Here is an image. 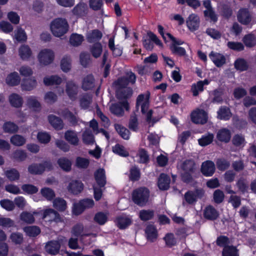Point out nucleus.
I'll return each instance as SVG.
<instances>
[{"mask_svg":"<svg viewBox=\"0 0 256 256\" xmlns=\"http://www.w3.org/2000/svg\"><path fill=\"white\" fill-rule=\"evenodd\" d=\"M126 77L120 78L114 83L116 89V96L119 100L126 98L132 94V89L126 86L128 82L134 84L136 76L132 72H128Z\"/></svg>","mask_w":256,"mask_h":256,"instance_id":"nucleus-1","label":"nucleus"},{"mask_svg":"<svg viewBox=\"0 0 256 256\" xmlns=\"http://www.w3.org/2000/svg\"><path fill=\"white\" fill-rule=\"evenodd\" d=\"M50 30L54 36L60 38L65 34L68 30V22L62 18H55L50 24Z\"/></svg>","mask_w":256,"mask_h":256,"instance_id":"nucleus-2","label":"nucleus"},{"mask_svg":"<svg viewBox=\"0 0 256 256\" xmlns=\"http://www.w3.org/2000/svg\"><path fill=\"white\" fill-rule=\"evenodd\" d=\"M150 97V92H146L139 95L136 100V106L140 107L141 112L142 114H146L148 121H150L152 114V110H148Z\"/></svg>","mask_w":256,"mask_h":256,"instance_id":"nucleus-3","label":"nucleus"},{"mask_svg":"<svg viewBox=\"0 0 256 256\" xmlns=\"http://www.w3.org/2000/svg\"><path fill=\"white\" fill-rule=\"evenodd\" d=\"M149 191L145 188H140L134 190L132 194V200L136 204L143 206L148 201Z\"/></svg>","mask_w":256,"mask_h":256,"instance_id":"nucleus-4","label":"nucleus"},{"mask_svg":"<svg viewBox=\"0 0 256 256\" xmlns=\"http://www.w3.org/2000/svg\"><path fill=\"white\" fill-rule=\"evenodd\" d=\"M55 57L54 52L50 48L41 50L37 55V59L41 66H46L51 64Z\"/></svg>","mask_w":256,"mask_h":256,"instance_id":"nucleus-5","label":"nucleus"},{"mask_svg":"<svg viewBox=\"0 0 256 256\" xmlns=\"http://www.w3.org/2000/svg\"><path fill=\"white\" fill-rule=\"evenodd\" d=\"M180 168L183 170L182 172V178L185 182H188L192 179L190 173L194 168V163L192 160H186L180 165Z\"/></svg>","mask_w":256,"mask_h":256,"instance_id":"nucleus-6","label":"nucleus"},{"mask_svg":"<svg viewBox=\"0 0 256 256\" xmlns=\"http://www.w3.org/2000/svg\"><path fill=\"white\" fill-rule=\"evenodd\" d=\"M66 242L65 238H58V240H51L45 246V250L46 252L50 254H56L59 252L61 245Z\"/></svg>","mask_w":256,"mask_h":256,"instance_id":"nucleus-7","label":"nucleus"},{"mask_svg":"<svg viewBox=\"0 0 256 256\" xmlns=\"http://www.w3.org/2000/svg\"><path fill=\"white\" fill-rule=\"evenodd\" d=\"M52 166L50 162H46L43 164H32L28 168L29 172L32 174H40L46 170H50Z\"/></svg>","mask_w":256,"mask_h":256,"instance_id":"nucleus-8","label":"nucleus"},{"mask_svg":"<svg viewBox=\"0 0 256 256\" xmlns=\"http://www.w3.org/2000/svg\"><path fill=\"white\" fill-rule=\"evenodd\" d=\"M191 120L194 123L204 124L208 120L207 113L202 110L197 109L192 112Z\"/></svg>","mask_w":256,"mask_h":256,"instance_id":"nucleus-9","label":"nucleus"},{"mask_svg":"<svg viewBox=\"0 0 256 256\" xmlns=\"http://www.w3.org/2000/svg\"><path fill=\"white\" fill-rule=\"evenodd\" d=\"M238 21L244 25L248 24L252 21V16L247 8L240 9L237 14Z\"/></svg>","mask_w":256,"mask_h":256,"instance_id":"nucleus-10","label":"nucleus"},{"mask_svg":"<svg viewBox=\"0 0 256 256\" xmlns=\"http://www.w3.org/2000/svg\"><path fill=\"white\" fill-rule=\"evenodd\" d=\"M200 22L198 16L195 14H190L186 20L187 27L192 32L195 31L198 29Z\"/></svg>","mask_w":256,"mask_h":256,"instance_id":"nucleus-11","label":"nucleus"},{"mask_svg":"<svg viewBox=\"0 0 256 256\" xmlns=\"http://www.w3.org/2000/svg\"><path fill=\"white\" fill-rule=\"evenodd\" d=\"M66 92L70 99L74 100L78 92V86L73 81H68L66 85Z\"/></svg>","mask_w":256,"mask_h":256,"instance_id":"nucleus-12","label":"nucleus"},{"mask_svg":"<svg viewBox=\"0 0 256 256\" xmlns=\"http://www.w3.org/2000/svg\"><path fill=\"white\" fill-rule=\"evenodd\" d=\"M110 108V112L114 114L121 116L124 113L123 108H125L126 110H128V102L126 100H124L119 104H112Z\"/></svg>","mask_w":256,"mask_h":256,"instance_id":"nucleus-13","label":"nucleus"},{"mask_svg":"<svg viewBox=\"0 0 256 256\" xmlns=\"http://www.w3.org/2000/svg\"><path fill=\"white\" fill-rule=\"evenodd\" d=\"M42 218L45 219L46 221L50 222H61V218L59 214L52 208L46 209L44 211Z\"/></svg>","mask_w":256,"mask_h":256,"instance_id":"nucleus-14","label":"nucleus"},{"mask_svg":"<svg viewBox=\"0 0 256 256\" xmlns=\"http://www.w3.org/2000/svg\"><path fill=\"white\" fill-rule=\"evenodd\" d=\"M21 88L24 91H31L37 86V81L35 78H24L21 83Z\"/></svg>","mask_w":256,"mask_h":256,"instance_id":"nucleus-15","label":"nucleus"},{"mask_svg":"<svg viewBox=\"0 0 256 256\" xmlns=\"http://www.w3.org/2000/svg\"><path fill=\"white\" fill-rule=\"evenodd\" d=\"M18 53L19 56L23 60H29L33 55L32 49L26 44H22L19 48Z\"/></svg>","mask_w":256,"mask_h":256,"instance_id":"nucleus-16","label":"nucleus"},{"mask_svg":"<svg viewBox=\"0 0 256 256\" xmlns=\"http://www.w3.org/2000/svg\"><path fill=\"white\" fill-rule=\"evenodd\" d=\"M209 57L214 64L218 67L222 66L226 63V58L222 54L212 52L209 54Z\"/></svg>","mask_w":256,"mask_h":256,"instance_id":"nucleus-17","label":"nucleus"},{"mask_svg":"<svg viewBox=\"0 0 256 256\" xmlns=\"http://www.w3.org/2000/svg\"><path fill=\"white\" fill-rule=\"evenodd\" d=\"M201 170L204 176H212L215 171L214 164L210 160L204 162L202 165Z\"/></svg>","mask_w":256,"mask_h":256,"instance_id":"nucleus-18","label":"nucleus"},{"mask_svg":"<svg viewBox=\"0 0 256 256\" xmlns=\"http://www.w3.org/2000/svg\"><path fill=\"white\" fill-rule=\"evenodd\" d=\"M64 138L70 144L78 146L79 144L80 140L78 133L72 130H68L64 133Z\"/></svg>","mask_w":256,"mask_h":256,"instance_id":"nucleus-19","label":"nucleus"},{"mask_svg":"<svg viewBox=\"0 0 256 256\" xmlns=\"http://www.w3.org/2000/svg\"><path fill=\"white\" fill-rule=\"evenodd\" d=\"M204 194L202 190H198L194 192H188L185 194L186 200L189 204L194 202L197 198H201Z\"/></svg>","mask_w":256,"mask_h":256,"instance_id":"nucleus-20","label":"nucleus"},{"mask_svg":"<svg viewBox=\"0 0 256 256\" xmlns=\"http://www.w3.org/2000/svg\"><path fill=\"white\" fill-rule=\"evenodd\" d=\"M132 222L130 216L126 215H122L118 216L116 221L118 226L121 228H125L129 226Z\"/></svg>","mask_w":256,"mask_h":256,"instance_id":"nucleus-21","label":"nucleus"},{"mask_svg":"<svg viewBox=\"0 0 256 256\" xmlns=\"http://www.w3.org/2000/svg\"><path fill=\"white\" fill-rule=\"evenodd\" d=\"M20 77L17 72H14L8 74L6 78V82L9 86L18 85L20 82Z\"/></svg>","mask_w":256,"mask_h":256,"instance_id":"nucleus-22","label":"nucleus"},{"mask_svg":"<svg viewBox=\"0 0 256 256\" xmlns=\"http://www.w3.org/2000/svg\"><path fill=\"white\" fill-rule=\"evenodd\" d=\"M44 84L47 86L52 85H59L62 82V79L57 75L46 76L44 78Z\"/></svg>","mask_w":256,"mask_h":256,"instance_id":"nucleus-23","label":"nucleus"},{"mask_svg":"<svg viewBox=\"0 0 256 256\" xmlns=\"http://www.w3.org/2000/svg\"><path fill=\"white\" fill-rule=\"evenodd\" d=\"M68 190L70 192L76 194L83 190V184L79 181L72 180L69 184Z\"/></svg>","mask_w":256,"mask_h":256,"instance_id":"nucleus-24","label":"nucleus"},{"mask_svg":"<svg viewBox=\"0 0 256 256\" xmlns=\"http://www.w3.org/2000/svg\"><path fill=\"white\" fill-rule=\"evenodd\" d=\"M26 104L32 110L38 111L40 109V104L36 98L34 96L28 97Z\"/></svg>","mask_w":256,"mask_h":256,"instance_id":"nucleus-25","label":"nucleus"},{"mask_svg":"<svg viewBox=\"0 0 256 256\" xmlns=\"http://www.w3.org/2000/svg\"><path fill=\"white\" fill-rule=\"evenodd\" d=\"M170 178L165 174L160 175L158 180V186L160 190H166L168 188L170 184Z\"/></svg>","mask_w":256,"mask_h":256,"instance_id":"nucleus-26","label":"nucleus"},{"mask_svg":"<svg viewBox=\"0 0 256 256\" xmlns=\"http://www.w3.org/2000/svg\"><path fill=\"white\" fill-rule=\"evenodd\" d=\"M13 38L18 42H25L28 38L25 30L20 27H18L15 30Z\"/></svg>","mask_w":256,"mask_h":256,"instance_id":"nucleus-27","label":"nucleus"},{"mask_svg":"<svg viewBox=\"0 0 256 256\" xmlns=\"http://www.w3.org/2000/svg\"><path fill=\"white\" fill-rule=\"evenodd\" d=\"M204 214L205 218L210 220H216L219 216L217 210L210 206H207L205 208Z\"/></svg>","mask_w":256,"mask_h":256,"instance_id":"nucleus-28","label":"nucleus"},{"mask_svg":"<svg viewBox=\"0 0 256 256\" xmlns=\"http://www.w3.org/2000/svg\"><path fill=\"white\" fill-rule=\"evenodd\" d=\"M242 40L244 45L248 48H252L256 45V36L252 33L245 35Z\"/></svg>","mask_w":256,"mask_h":256,"instance_id":"nucleus-29","label":"nucleus"},{"mask_svg":"<svg viewBox=\"0 0 256 256\" xmlns=\"http://www.w3.org/2000/svg\"><path fill=\"white\" fill-rule=\"evenodd\" d=\"M216 136L219 140L227 142L230 139L231 134L228 130L222 128L218 132Z\"/></svg>","mask_w":256,"mask_h":256,"instance_id":"nucleus-30","label":"nucleus"},{"mask_svg":"<svg viewBox=\"0 0 256 256\" xmlns=\"http://www.w3.org/2000/svg\"><path fill=\"white\" fill-rule=\"evenodd\" d=\"M94 78L92 75L89 74L85 76L82 82V88L84 90H90L94 86Z\"/></svg>","mask_w":256,"mask_h":256,"instance_id":"nucleus-31","label":"nucleus"},{"mask_svg":"<svg viewBox=\"0 0 256 256\" xmlns=\"http://www.w3.org/2000/svg\"><path fill=\"white\" fill-rule=\"evenodd\" d=\"M58 164L63 170L70 172L72 168V162L66 158H60L58 160Z\"/></svg>","mask_w":256,"mask_h":256,"instance_id":"nucleus-32","label":"nucleus"},{"mask_svg":"<svg viewBox=\"0 0 256 256\" xmlns=\"http://www.w3.org/2000/svg\"><path fill=\"white\" fill-rule=\"evenodd\" d=\"M218 118L220 120H228L232 116L230 109L226 106H222L217 112Z\"/></svg>","mask_w":256,"mask_h":256,"instance_id":"nucleus-33","label":"nucleus"},{"mask_svg":"<svg viewBox=\"0 0 256 256\" xmlns=\"http://www.w3.org/2000/svg\"><path fill=\"white\" fill-rule=\"evenodd\" d=\"M95 178L98 184L100 187L104 186L106 183V176L104 171L103 169L100 168L95 172Z\"/></svg>","mask_w":256,"mask_h":256,"instance_id":"nucleus-34","label":"nucleus"},{"mask_svg":"<svg viewBox=\"0 0 256 256\" xmlns=\"http://www.w3.org/2000/svg\"><path fill=\"white\" fill-rule=\"evenodd\" d=\"M108 47L112 52V54L115 56H121L122 52V48L118 46L114 45V38H111L108 40Z\"/></svg>","mask_w":256,"mask_h":256,"instance_id":"nucleus-35","label":"nucleus"},{"mask_svg":"<svg viewBox=\"0 0 256 256\" xmlns=\"http://www.w3.org/2000/svg\"><path fill=\"white\" fill-rule=\"evenodd\" d=\"M9 101L10 104L14 107L18 108L22 104V98L16 94H12L9 96Z\"/></svg>","mask_w":256,"mask_h":256,"instance_id":"nucleus-36","label":"nucleus"},{"mask_svg":"<svg viewBox=\"0 0 256 256\" xmlns=\"http://www.w3.org/2000/svg\"><path fill=\"white\" fill-rule=\"evenodd\" d=\"M102 36V34L98 30H95L89 32L86 35V38L88 42H94L99 40Z\"/></svg>","mask_w":256,"mask_h":256,"instance_id":"nucleus-37","label":"nucleus"},{"mask_svg":"<svg viewBox=\"0 0 256 256\" xmlns=\"http://www.w3.org/2000/svg\"><path fill=\"white\" fill-rule=\"evenodd\" d=\"M48 120L52 126L58 130H61L64 127L62 121L58 117L50 115L48 116Z\"/></svg>","mask_w":256,"mask_h":256,"instance_id":"nucleus-38","label":"nucleus"},{"mask_svg":"<svg viewBox=\"0 0 256 256\" xmlns=\"http://www.w3.org/2000/svg\"><path fill=\"white\" fill-rule=\"evenodd\" d=\"M37 214L36 212L33 213L29 212H24L20 215V220L28 224H32L34 222V215Z\"/></svg>","mask_w":256,"mask_h":256,"instance_id":"nucleus-39","label":"nucleus"},{"mask_svg":"<svg viewBox=\"0 0 256 256\" xmlns=\"http://www.w3.org/2000/svg\"><path fill=\"white\" fill-rule=\"evenodd\" d=\"M71 232L72 236H76L88 235L84 232L83 224L80 223L77 224L73 226Z\"/></svg>","mask_w":256,"mask_h":256,"instance_id":"nucleus-40","label":"nucleus"},{"mask_svg":"<svg viewBox=\"0 0 256 256\" xmlns=\"http://www.w3.org/2000/svg\"><path fill=\"white\" fill-rule=\"evenodd\" d=\"M146 234L147 238L150 241H154L157 238V232L152 225L147 226L146 229Z\"/></svg>","mask_w":256,"mask_h":256,"instance_id":"nucleus-41","label":"nucleus"},{"mask_svg":"<svg viewBox=\"0 0 256 256\" xmlns=\"http://www.w3.org/2000/svg\"><path fill=\"white\" fill-rule=\"evenodd\" d=\"M2 128L4 132L10 134L17 132L18 129V126L11 122H6Z\"/></svg>","mask_w":256,"mask_h":256,"instance_id":"nucleus-42","label":"nucleus"},{"mask_svg":"<svg viewBox=\"0 0 256 256\" xmlns=\"http://www.w3.org/2000/svg\"><path fill=\"white\" fill-rule=\"evenodd\" d=\"M10 142L16 146H22L24 145L26 142V138L20 134H14L12 136L10 139Z\"/></svg>","mask_w":256,"mask_h":256,"instance_id":"nucleus-43","label":"nucleus"},{"mask_svg":"<svg viewBox=\"0 0 256 256\" xmlns=\"http://www.w3.org/2000/svg\"><path fill=\"white\" fill-rule=\"evenodd\" d=\"M112 152L121 156H128V152L125 149L124 147L120 144H116L112 148Z\"/></svg>","mask_w":256,"mask_h":256,"instance_id":"nucleus-44","label":"nucleus"},{"mask_svg":"<svg viewBox=\"0 0 256 256\" xmlns=\"http://www.w3.org/2000/svg\"><path fill=\"white\" fill-rule=\"evenodd\" d=\"M214 139V135L212 134H208L202 136L198 140V144L202 146H206L211 144Z\"/></svg>","mask_w":256,"mask_h":256,"instance_id":"nucleus-45","label":"nucleus"},{"mask_svg":"<svg viewBox=\"0 0 256 256\" xmlns=\"http://www.w3.org/2000/svg\"><path fill=\"white\" fill-rule=\"evenodd\" d=\"M24 232L29 236H36L40 232V229L36 226H29L24 228Z\"/></svg>","mask_w":256,"mask_h":256,"instance_id":"nucleus-46","label":"nucleus"},{"mask_svg":"<svg viewBox=\"0 0 256 256\" xmlns=\"http://www.w3.org/2000/svg\"><path fill=\"white\" fill-rule=\"evenodd\" d=\"M114 126L117 132L125 140L129 138L130 132L128 130L119 124H116Z\"/></svg>","mask_w":256,"mask_h":256,"instance_id":"nucleus-47","label":"nucleus"},{"mask_svg":"<svg viewBox=\"0 0 256 256\" xmlns=\"http://www.w3.org/2000/svg\"><path fill=\"white\" fill-rule=\"evenodd\" d=\"M84 40V37L81 34H73L71 35L70 39V44L74 46H78L82 44Z\"/></svg>","mask_w":256,"mask_h":256,"instance_id":"nucleus-48","label":"nucleus"},{"mask_svg":"<svg viewBox=\"0 0 256 256\" xmlns=\"http://www.w3.org/2000/svg\"><path fill=\"white\" fill-rule=\"evenodd\" d=\"M102 46L100 43L94 44L90 48V52L95 58H98L102 54Z\"/></svg>","mask_w":256,"mask_h":256,"instance_id":"nucleus-49","label":"nucleus"},{"mask_svg":"<svg viewBox=\"0 0 256 256\" xmlns=\"http://www.w3.org/2000/svg\"><path fill=\"white\" fill-rule=\"evenodd\" d=\"M53 206L60 211H64L66 208V202L60 198H56L53 202Z\"/></svg>","mask_w":256,"mask_h":256,"instance_id":"nucleus-50","label":"nucleus"},{"mask_svg":"<svg viewBox=\"0 0 256 256\" xmlns=\"http://www.w3.org/2000/svg\"><path fill=\"white\" fill-rule=\"evenodd\" d=\"M232 144L237 147H243L246 144L244 138L241 134H236L232 138Z\"/></svg>","mask_w":256,"mask_h":256,"instance_id":"nucleus-51","label":"nucleus"},{"mask_svg":"<svg viewBox=\"0 0 256 256\" xmlns=\"http://www.w3.org/2000/svg\"><path fill=\"white\" fill-rule=\"evenodd\" d=\"M178 4H184L186 3L194 9H196L200 6L199 0H177Z\"/></svg>","mask_w":256,"mask_h":256,"instance_id":"nucleus-52","label":"nucleus"},{"mask_svg":"<svg viewBox=\"0 0 256 256\" xmlns=\"http://www.w3.org/2000/svg\"><path fill=\"white\" fill-rule=\"evenodd\" d=\"M60 67L64 72H68L71 68V60L70 57L64 56L61 60Z\"/></svg>","mask_w":256,"mask_h":256,"instance_id":"nucleus-53","label":"nucleus"},{"mask_svg":"<svg viewBox=\"0 0 256 256\" xmlns=\"http://www.w3.org/2000/svg\"><path fill=\"white\" fill-rule=\"evenodd\" d=\"M41 194L47 200H50L55 196L54 192L48 188H44L40 190Z\"/></svg>","mask_w":256,"mask_h":256,"instance_id":"nucleus-54","label":"nucleus"},{"mask_svg":"<svg viewBox=\"0 0 256 256\" xmlns=\"http://www.w3.org/2000/svg\"><path fill=\"white\" fill-rule=\"evenodd\" d=\"M89 160L82 157H78L76 160V166L80 168H86L89 165Z\"/></svg>","mask_w":256,"mask_h":256,"instance_id":"nucleus-55","label":"nucleus"},{"mask_svg":"<svg viewBox=\"0 0 256 256\" xmlns=\"http://www.w3.org/2000/svg\"><path fill=\"white\" fill-rule=\"evenodd\" d=\"M82 138L83 142L86 144H90L94 142V138L89 130H86L82 134Z\"/></svg>","mask_w":256,"mask_h":256,"instance_id":"nucleus-56","label":"nucleus"},{"mask_svg":"<svg viewBox=\"0 0 256 256\" xmlns=\"http://www.w3.org/2000/svg\"><path fill=\"white\" fill-rule=\"evenodd\" d=\"M1 206L8 211L12 210L15 205L14 202L8 199H4L0 202Z\"/></svg>","mask_w":256,"mask_h":256,"instance_id":"nucleus-57","label":"nucleus"},{"mask_svg":"<svg viewBox=\"0 0 256 256\" xmlns=\"http://www.w3.org/2000/svg\"><path fill=\"white\" fill-rule=\"evenodd\" d=\"M154 216V212L152 210H143L140 212L139 216L142 220H148L151 219Z\"/></svg>","mask_w":256,"mask_h":256,"instance_id":"nucleus-58","label":"nucleus"},{"mask_svg":"<svg viewBox=\"0 0 256 256\" xmlns=\"http://www.w3.org/2000/svg\"><path fill=\"white\" fill-rule=\"evenodd\" d=\"M234 66L236 70L240 71L246 70L248 68L246 62L242 58L238 59L234 62Z\"/></svg>","mask_w":256,"mask_h":256,"instance_id":"nucleus-59","label":"nucleus"},{"mask_svg":"<svg viewBox=\"0 0 256 256\" xmlns=\"http://www.w3.org/2000/svg\"><path fill=\"white\" fill-rule=\"evenodd\" d=\"M222 256H238V254L236 248L230 246L224 248Z\"/></svg>","mask_w":256,"mask_h":256,"instance_id":"nucleus-60","label":"nucleus"},{"mask_svg":"<svg viewBox=\"0 0 256 256\" xmlns=\"http://www.w3.org/2000/svg\"><path fill=\"white\" fill-rule=\"evenodd\" d=\"M12 156L17 160L23 161L26 158L27 154L24 150H18L14 152Z\"/></svg>","mask_w":256,"mask_h":256,"instance_id":"nucleus-61","label":"nucleus"},{"mask_svg":"<svg viewBox=\"0 0 256 256\" xmlns=\"http://www.w3.org/2000/svg\"><path fill=\"white\" fill-rule=\"evenodd\" d=\"M38 142L42 144H47L50 140V135L46 132H39L37 135Z\"/></svg>","mask_w":256,"mask_h":256,"instance_id":"nucleus-62","label":"nucleus"},{"mask_svg":"<svg viewBox=\"0 0 256 256\" xmlns=\"http://www.w3.org/2000/svg\"><path fill=\"white\" fill-rule=\"evenodd\" d=\"M20 74L24 76H30L33 74L32 68L28 66H22L18 69Z\"/></svg>","mask_w":256,"mask_h":256,"instance_id":"nucleus-63","label":"nucleus"},{"mask_svg":"<svg viewBox=\"0 0 256 256\" xmlns=\"http://www.w3.org/2000/svg\"><path fill=\"white\" fill-rule=\"evenodd\" d=\"M6 176L10 180H17L19 178L20 174L18 170L14 169H12L8 170H7L5 172Z\"/></svg>","mask_w":256,"mask_h":256,"instance_id":"nucleus-64","label":"nucleus"}]
</instances>
